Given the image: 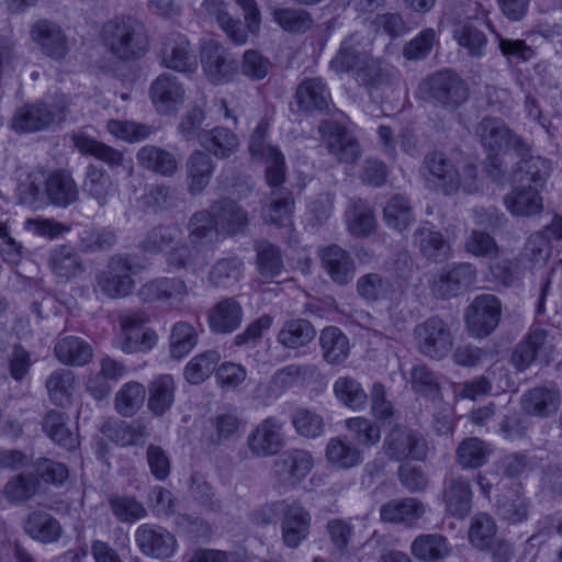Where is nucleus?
I'll list each match as a JSON object with an SVG mask.
<instances>
[{
  "label": "nucleus",
  "mask_w": 562,
  "mask_h": 562,
  "mask_svg": "<svg viewBox=\"0 0 562 562\" xmlns=\"http://www.w3.org/2000/svg\"><path fill=\"white\" fill-rule=\"evenodd\" d=\"M549 165L540 157L522 158L513 172V190L505 198L506 209L514 216H531L542 210L540 191Z\"/></svg>",
  "instance_id": "1"
},
{
  "label": "nucleus",
  "mask_w": 562,
  "mask_h": 562,
  "mask_svg": "<svg viewBox=\"0 0 562 562\" xmlns=\"http://www.w3.org/2000/svg\"><path fill=\"white\" fill-rule=\"evenodd\" d=\"M247 224L246 214L233 202L212 206V214L196 213L190 222V238L194 244L216 241L220 235L235 234Z\"/></svg>",
  "instance_id": "2"
},
{
  "label": "nucleus",
  "mask_w": 562,
  "mask_h": 562,
  "mask_svg": "<svg viewBox=\"0 0 562 562\" xmlns=\"http://www.w3.org/2000/svg\"><path fill=\"white\" fill-rule=\"evenodd\" d=\"M120 331L114 346L125 353L148 352L157 341L155 330L145 327L148 317L143 312H127L120 316Z\"/></svg>",
  "instance_id": "3"
},
{
  "label": "nucleus",
  "mask_w": 562,
  "mask_h": 562,
  "mask_svg": "<svg viewBox=\"0 0 562 562\" xmlns=\"http://www.w3.org/2000/svg\"><path fill=\"white\" fill-rule=\"evenodd\" d=\"M477 134L483 146L488 151L490 167L487 172L493 179H496L498 176V172L495 171L498 168L496 156L501 153L506 154L509 149L516 150L521 156L528 153L527 146L518 137L512 135L501 121H483L477 128Z\"/></svg>",
  "instance_id": "4"
},
{
  "label": "nucleus",
  "mask_w": 562,
  "mask_h": 562,
  "mask_svg": "<svg viewBox=\"0 0 562 562\" xmlns=\"http://www.w3.org/2000/svg\"><path fill=\"white\" fill-rule=\"evenodd\" d=\"M104 41L120 58L136 57L147 48L142 26L131 19L106 24Z\"/></svg>",
  "instance_id": "5"
},
{
  "label": "nucleus",
  "mask_w": 562,
  "mask_h": 562,
  "mask_svg": "<svg viewBox=\"0 0 562 562\" xmlns=\"http://www.w3.org/2000/svg\"><path fill=\"white\" fill-rule=\"evenodd\" d=\"M414 335L417 348L427 357L441 359L451 350V333L439 318H429L419 324Z\"/></svg>",
  "instance_id": "6"
},
{
  "label": "nucleus",
  "mask_w": 562,
  "mask_h": 562,
  "mask_svg": "<svg viewBox=\"0 0 562 562\" xmlns=\"http://www.w3.org/2000/svg\"><path fill=\"white\" fill-rule=\"evenodd\" d=\"M501 303L491 294L477 296L469 306L465 323L469 331L475 337L490 335L498 325Z\"/></svg>",
  "instance_id": "7"
},
{
  "label": "nucleus",
  "mask_w": 562,
  "mask_h": 562,
  "mask_svg": "<svg viewBox=\"0 0 562 562\" xmlns=\"http://www.w3.org/2000/svg\"><path fill=\"white\" fill-rule=\"evenodd\" d=\"M553 340L554 338L549 337L542 329L530 330L513 353L514 366L522 371L533 361H549L557 348Z\"/></svg>",
  "instance_id": "8"
},
{
  "label": "nucleus",
  "mask_w": 562,
  "mask_h": 562,
  "mask_svg": "<svg viewBox=\"0 0 562 562\" xmlns=\"http://www.w3.org/2000/svg\"><path fill=\"white\" fill-rule=\"evenodd\" d=\"M133 274H135V270L126 259L113 258L106 271L98 277L97 286L111 297L125 296L134 286Z\"/></svg>",
  "instance_id": "9"
},
{
  "label": "nucleus",
  "mask_w": 562,
  "mask_h": 562,
  "mask_svg": "<svg viewBox=\"0 0 562 562\" xmlns=\"http://www.w3.org/2000/svg\"><path fill=\"white\" fill-rule=\"evenodd\" d=\"M135 540L140 551L153 558H169L177 550L175 537L161 527L140 525Z\"/></svg>",
  "instance_id": "10"
},
{
  "label": "nucleus",
  "mask_w": 562,
  "mask_h": 562,
  "mask_svg": "<svg viewBox=\"0 0 562 562\" xmlns=\"http://www.w3.org/2000/svg\"><path fill=\"white\" fill-rule=\"evenodd\" d=\"M267 123H261L255 132L251 143L250 153L256 159H263L267 164L266 177L270 187H277L283 181V156L272 147L263 145V136L267 130Z\"/></svg>",
  "instance_id": "11"
},
{
  "label": "nucleus",
  "mask_w": 562,
  "mask_h": 562,
  "mask_svg": "<svg viewBox=\"0 0 562 562\" xmlns=\"http://www.w3.org/2000/svg\"><path fill=\"white\" fill-rule=\"evenodd\" d=\"M205 76L214 83H226L234 79L237 66L224 56L223 48L215 42L207 43L201 52Z\"/></svg>",
  "instance_id": "12"
},
{
  "label": "nucleus",
  "mask_w": 562,
  "mask_h": 562,
  "mask_svg": "<svg viewBox=\"0 0 562 562\" xmlns=\"http://www.w3.org/2000/svg\"><path fill=\"white\" fill-rule=\"evenodd\" d=\"M282 424L276 418L262 420L249 435L248 446L258 456L278 452L284 442Z\"/></svg>",
  "instance_id": "13"
},
{
  "label": "nucleus",
  "mask_w": 562,
  "mask_h": 562,
  "mask_svg": "<svg viewBox=\"0 0 562 562\" xmlns=\"http://www.w3.org/2000/svg\"><path fill=\"white\" fill-rule=\"evenodd\" d=\"M61 120V108L48 111L42 103L22 106L16 111L12 128L19 133H31L43 130Z\"/></svg>",
  "instance_id": "14"
},
{
  "label": "nucleus",
  "mask_w": 562,
  "mask_h": 562,
  "mask_svg": "<svg viewBox=\"0 0 562 562\" xmlns=\"http://www.w3.org/2000/svg\"><path fill=\"white\" fill-rule=\"evenodd\" d=\"M385 453L396 460H419L426 456L424 440L416 438L409 430L396 427L385 439Z\"/></svg>",
  "instance_id": "15"
},
{
  "label": "nucleus",
  "mask_w": 562,
  "mask_h": 562,
  "mask_svg": "<svg viewBox=\"0 0 562 562\" xmlns=\"http://www.w3.org/2000/svg\"><path fill=\"white\" fill-rule=\"evenodd\" d=\"M150 97L161 114L175 112L183 102L184 90L173 76H160L151 85Z\"/></svg>",
  "instance_id": "16"
},
{
  "label": "nucleus",
  "mask_w": 562,
  "mask_h": 562,
  "mask_svg": "<svg viewBox=\"0 0 562 562\" xmlns=\"http://www.w3.org/2000/svg\"><path fill=\"white\" fill-rule=\"evenodd\" d=\"M283 513L282 536L288 547H297L308 533L310 516L299 504H280Z\"/></svg>",
  "instance_id": "17"
},
{
  "label": "nucleus",
  "mask_w": 562,
  "mask_h": 562,
  "mask_svg": "<svg viewBox=\"0 0 562 562\" xmlns=\"http://www.w3.org/2000/svg\"><path fill=\"white\" fill-rule=\"evenodd\" d=\"M551 239L558 240L562 237V217L554 216L551 224L540 232L531 236L525 247V255L528 257L532 266H541L548 261L551 256Z\"/></svg>",
  "instance_id": "18"
},
{
  "label": "nucleus",
  "mask_w": 562,
  "mask_h": 562,
  "mask_svg": "<svg viewBox=\"0 0 562 562\" xmlns=\"http://www.w3.org/2000/svg\"><path fill=\"white\" fill-rule=\"evenodd\" d=\"M312 456L304 450L291 451L284 456L281 463L276 464V474L283 484L300 483L313 469Z\"/></svg>",
  "instance_id": "19"
},
{
  "label": "nucleus",
  "mask_w": 562,
  "mask_h": 562,
  "mask_svg": "<svg viewBox=\"0 0 562 562\" xmlns=\"http://www.w3.org/2000/svg\"><path fill=\"white\" fill-rule=\"evenodd\" d=\"M243 321V308L238 302L226 299L216 303L207 315L209 326L215 333H232Z\"/></svg>",
  "instance_id": "20"
},
{
  "label": "nucleus",
  "mask_w": 562,
  "mask_h": 562,
  "mask_svg": "<svg viewBox=\"0 0 562 562\" xmlns=\"http://www.w3.org/2000/svg\"><path fill=\"white\" fill-rule=\"evenodd\" d=\"M32 41L52 58H61L66 52V41L58 26L47 21H38L31 29Z\"/></svg>",
  "instance_id": "21"
},
{
  "label": "nucleus",
  "mask_w": 562,
  "mask_h": 562,
  "mask_svg": "<svg viewBox=\"0 0 562 562\" xmlns=\"http://www.w3.org/2000/svg\"><path fill=\"white\" fill-rule=\"evenodd\" d=\"M321 133L326 139L330 151L345 162H352L359 154L358 143L339 126L324 123Z\"/></svg>",
  "instance_id": "22"
},
{
  "label": "nucleus",
  "mask_w": 562,
  "mask_h": 562,
  "mask_svg": "<svg viewBox=\"0 0 562 562\" xmlns=\"http://www.w3.org/2000/svg\"><path fill=\"white\" fill-rule=\"evenodd\" d=\"M162 63L167 68L189 71L196 66V58L190 49L188 41L183 36L177 35L166 43L162 50Z\"/></svg>",
  "instance_id": "23"
},
{
  "label": "nucleus",
  "mask_w": 562,
  "mask_h": 562,
  "mask_svg": "<svg viewBox=\"0 0 562 562\" xmlns=\"http://www.w3.org/2000/svg\"><path fill=\"white\" fill-rule=\"evenodd\" d=\"M424 506L415 498L394 499L380 509L383 521L412 525L424 515Z\"/></svg>",
  "instance_id": "24"
},
{
  "label": "nucleus",
  "mask_w": 562,
  "mask_h": 562,
  "mask_svg": "<svg viewBox=\"0 0 562 562\" xmlns=\"http://www.w3.org/2000/svg\"><path fill=\"white\" fill-rule=\"evenodd\" d=\"M187 293L186 284L178 279H159L145 284L140 296L145 301H164L170 305L178 303Z\"/></svg>",
  "instance_id": "25"
},
{
  "label": "nucleus",
  "mask_w": 562,
  "mask_h": 562,
  "mask_svg": "<svg viewBox=\"0 0 562 562\" xmlns=\"http://www.w3.org/2000/svg\"><path fill=\"white\" fill-rule=\"evenodd\" d=\"M55 355L57 359L70 366H85L92 358L91 346L79 337L61 338L55 346Z\"/></svg>",
  "instance_id": "26"
},
{
  "label": "nucleus",
  "mask_w": 562,
  "mask_h": 562,
  "mask_svg": "<svg viewBox=\"0 0 562 562\" xmlns=\"http://www.w3.org/2000/svg\"><path fill=\"white\" fill-rule=\"evenodd\" d=\"M474 280V270L471 265L462 263L449 270L432 284L434 292L441 296L456 295L462 288H468Z\"/></svg>",
  "instance_id": "27"
},
{
  "label": "nucleus",
  "mask_w": 562,
  "mask_h": 562,
  "mask_svg": "<svg viewBox=\"0 0 562 562\" xmlns=\"http://www.w3.org/2000/svg\"><path fill=\"white\" fill-rule=\"evenodd\" d=\"M321 259L330 278L338 283H345L353 276L352 263L348 255L338 246H328L321 250Z\"/></svg>",
  "instance_id": "28"
},
{
  "label": "nucleus",
  "mask_w": 562,
  "mask_h": 562,
  "mask_svg": "<svg viewBox=\"0 0 562 562\" xmlns=\"http://www.w3.org/2000/svg\"><path fill=\"white\" fill-rule=\"evenodd\" d=\"M334 394L347 408L360 412L367 407L368 396L361 384L348 376H340L334 383Z\"/></svg>",
  "instance_id": "29"
},
{
  "label": "nucleus",
  "mask_w": 562,
  "mask_h": 562,
  "mask_svg": "<svg viewBox=\"0 0 562 562\" xmlns=\"http://www.w3.org/2000/svg\"><path fill=\"white\" fill-rule=\"evenodd\" d=\"M175 381L171 375H160L149 385L148 408L155 415L165 414L175 400Z\"/></svg>",
  "instance_id": "30"
},
{
  "label": "nucleus",
  "mask_w": 562,
  "mask_h": 562,
  "mask_svg": "<svg viewBox=\"0 0 562 562\" xmlns=\"http://www.w3.org/2000/svg\"><path fill=\"white\" fill-rule=\"evenodd\" d=\"M560 405V398L553 387H538L528 392L522 400L524 409L537 416L554 413Z\"/></svg>",
  "instance_id": "31"
},
{
  "label": "nucleus",
  "mask_w": 562,
  "mask_h": 562,
  "mask_svg": "<svg viewBox=\"0 0 562 562\" xmlns=\"http://www.w3.org/2000/svg\"><path fill=\"white\" fill-rule=\"evenodd\" d=\"M315 329L304 319H292L282 326L278 341L286 348L296 349L310 344L315 337Z\"/></svg>",
  "instance_id": "32"
},
{
  "label": "nucleus",
  "mask_w": 562,
  "mask_h": 562,
  "mask_svg": "<svg viewBox=\"0 0 562 562\" xmlns=\"http://www.w3.org/2000/svg\"><path fill=\"white\" fill-rule=\"evenodd\" d=\"M321 345L324 358L329 363H341L349 355V340L337 327H327L322 331Z\"/></svg>",
  "instance_id": "33"
},
{
  "label": "nucleus",
  "mask_w": 562,
  "mask_h": 562,
  "mask_svg": "<svg viewBox=\"0 0 562 562\" xmlns=\"http://www.w3.org/2000/svg\"><path fill=\"white\" fill-rule=\"evenodd\" d=\"M328 99L329 91L319 78L304 80L296 90V100L303 110L322 109Z\"/></svg>",
  "instance_id": "34"
},
{
  "label": "nucleus",
  "mask_w": 562,
  "mask_h": 562,
  "mask_svg": "<svg viewBox=\"0 0 562 562\" xmlns=\"http://www.w3.org/2000/svg\"><path fill=\"white\" fill-rule=\"evenodd\" d=\"M326 459L335 468L350 469L361 463L362 451L339 438H333L326 447Z\"/></svg>",
  "instance_id": "35"
},
{
  "label": "nucleus",
  "mask_w": 562,
  "mask_h": 562,
  "mask_svg": "<svg viewBox=\"0 0 562 562\" xmlns=\"http://www.w3.org/2000/svg\"><path fill=\"white\" fill-rule=\"evenodd\" d=\"M220 358V353L214 350H209L194 356L183 369V376L186 381L190 384H200L204 382L214 372Z\"/></svg>",
  "instance_id": "36"
},
{
  "label": "nucleus",
  "mask_w": 562,
  "mask_h": 562,
  "mask_svg": "<svg viewBox=\"0 0 562 562\" xmlns=\"http://www.w3.org/2000/svg\"><path fill=\"white\" fill-rule=\"evenodd\" d=\"M198 344L195 328L186 322H178L173 325L169 338L170 356L182 359L188 356Z\"/></svg>",
  "instance_id": "37"
},
{
  "label": "nucleus",
  "mask_w": 562,
  "mask_h": 562,
  "mask_svg": "<svg viewBox=\"0 0 562 562\" xmlns=\"http://www.w3.org/2000/svg\"><path fill=\"white\" fill-rule=\"evenodd\" d=\"M157 233L153 234L147 244L146 248L148 250L157 248L162 251L167 256V260L173 267L187 266L189 262H186L183 259V254L187 252L184 247H178L173 244V239L179 235V231L175 227H168L162 229L159 233L160 244L156 245Z\"/></svg>",
  "instance_id": "38"
},
{
  "label": "nucleus",
  "mask_w": 562,
  "mask_h": 562,
  "mask_svg": "<svg viewBox=\"0 0 562 562\" xmlns=\"http://www.w3.org/2000/svg\"><path fill=\"white\" fill-rule=\"evenodd\" d=\"M145 394V386L142 383L132 381L123 384L115 395V409L124 416L134 415L143 406Z\"/></svg>",
  "instance_id": "39"
},
{
  "label": "nucleus",
  "mask_w": 562,
  "mask_h": 562,
  "mask_svg": "<svg viewBox=\"0 0 562 562\" xmlns=\"http://www.w3.org/2000/svg\"><path fill=\"white\" fill-rule=\"evenodd\" d=\"M46 193L49 200L57 205L66 206L77 198L76 186L69 175L55 172L46 181Z\"/></svg>",
  "instance_id": "40"
},
{
  "label": "nucleus",
  "mask_w": 562,
  "mask_h": 562,
  "mask_svg": "<svg viewBox=\"0 0 562 562\" xmlns=\"http://www.w3.org/2000/svg\"><path fill=\"white\" fill-rule=\"evenodd\" d=\"M450 548L446 539L439 535H422L412 543V553L424 561L446 558Z\"/></svg>",
  "instance_id": "41"
},
{
  "label": "nucleus",
  "mask_w": 562,
  "mask_h": 562,
  "mask_svg": "<svg viewBox=\"0 0 562 562\" xmlns=\"http://www.w3.org/2000/svg\"><path fill=\"white\" fill-rule=\"evenodd\" d=\"M426 168L432 177V179H428L429 182L440 187L447 194L457 191L459 187L458 175L446 164L441 154H435L427 159Z\"/></svg>",
  "instance_id": "42"
},
{
  "label": "nucleus",
  "mask_w": 562,
  "mask_h": 562,
  "mask_svg": "<svg viewBox=\"0 0 562 562\" xmlns=\"http://www.w3.org/2000/svg\"><path fill=\"white\" fill-rule=\"evenodd\" d=\"M25 531L35 540L50 543L60 537L61 528L58 521L50 516L33 514L26 520Z\"/></svg>",
  "instance_id": "43"
},
{
  "label": "nucleus",
  "mask_w": 562,
  "mask_h": 562,
  "mask_svg": "<svg viewBox=\"0 0 562 562\" xmlns=\"http://www.w3.org/2000/svg\"><path fill=\"white\" fill-rule=\"evenodd\" d=\"M198 137L201 145L217 157H226L237 147L236 136L226 130L201 132Z\"/></svg>",
  "instance_id": "44"
},
{
  "label": "nucleus",
  "mask_w": 562,
  "mask_h": 562,
  "mask_svg": "<svg viewBox=\"0 0 562 562\" xmlns=\"http://www.w3.org/2000/svg\"><path fill=\"white\" fill-rule=\"evenodd\" d=\"M415 243L419 246L425 257L432 260H441L447 257L450 244L429 227H422L415 235Z\"/></svg>",
  "instance_id": "45"
},
{
  "label": "nucleus",
  "mask_w": 562,
  "mask_h": 562,
  "mask_svg": "<svg viewBox=\"0 0 562 562\" xmlns=\"http://www.w3.org/2000/svg\"><path fill=\"white\" fill-rule=\"evenodd\" d=\"M445 503L450 515L464 517L470 510L471 491L464 481H453L445 493Z\"/></svg>",
  "instance_id": "46"
},
{
  "label": "nucleus",
  "mask_w": 562,
  "mask_h": 562,
  "mask_svg": "<svg viewBox=\"0 0 562 562\" xmlns=\"http://www.w3.org/2000/svg\"><path fill=\"white\" fill-rule=\"evenodd\" d=\"M75 378L70 370L61 369L53 372L46 382L50 400L57 405L69 402L74 390Z\"/></svg>",
  "instance_id": "47"
},
{
  "label": "nucleus",
  "mask_w": 562,
  "mask_h": 562,
  "mask_svg": "<svg viewBox=\"0 0 562 562\" xmlns=\"http://www.w3.org/2000/svg\"><path fill=\"white\" fill-rule=\"evenodd\" d=\"M203 7L210 16H214L227 36L237 44H244L247 35L244 30L237 27V22L227 16L224 11L223 0H204Z\"/></svg>",
  "instance_id": "48"
},
{
  "label": "nucleus",
  "mask_w": 562,
  "mask_h": 562,
  "mask_svg": "<svg viewBox=\"0 0 562 562\" xmlns=\"http://www.w3.org/2000/svg\"><path fill=\"white\" fill-rule=\"evenodd\" d=\"M44 430L56 443L72 450L78 446L76 434L70 431L59 413H49L44 420Z\"/></svg>",
  "instance_id": "49"
},
{
  "label": "nucleus",
  "mask_w": 562,
  "mask_h": 562,
  "mask_svg": "<svg viewBox=\"0 0 562 562\" xmlns=\"http://www.w3.org/2000/svg\"><path fill=\"white\" fill-rule=\"evenodd\" d=\"M346 223L348 231L356 236L369 234L375 225L374 217L363 202H359L346 212Z\"/></svg>",
  "instance_id": "50"
},
{
  "label": "nucleus",
  "mask_w": 562,
  "mask_h": 562,
  "mask_svg": "<svg viewBox=\"0 0 562 562\" xmlns=\"http://www.w3.org/2000/svg\"><path fill=\"white\" fill-rule=\"evenodd\" d=\"M345 426L350 431L353 439L366 448L375 446L380 440L379 428L362 416L347 418Z\"/></svg>",
  "instance_id": "51"
},
{
  "label": "nucleus",
  "mask_w": 562,
  "mask_h": 562,
  "mask_svg": "<svg viewBox=\"0 0 562 562\" xmlns=\"http://www.w3.org/2000/svg\"><path fill=\"white\" fill-rule=\"evenodd\" d=\"M140 164L156 172L169 175L176 169V160L173 157L161 149L155 147H144L138 153Z\"/></svg>",
  "instance_id": "52"
},
{
  "label": "nucleus",
  "mask_w": 562,
  "mask_h": 562,
  "mask_svg": "<svg viewBox=\"0 0 562 562\" xmlns=\"http://www.w3.org/2000/svg\"><path fill=\"white\" fill-rule=\"evenodd\" d=\"M75 146L83 154H90L111 165L122 160V154L80 133L74 136Z\"/></svg>",
  "instance_id": "53"
},
{
  "label": "nucleus",
  "mask_w": 562,
  "mask_h": 562,
  "mask_svg": "<svg viewBox=\"0 0 562 562\" xmlns=\"http://www.w3.org/2000/svg\"><path fill=\"white\" fill-rule=\"evenodd\" d=\"M212 171L211 161L206 155L195 153L189 161V188L193 193L200 192L209 182Z\"/></svg>",
  "instance_id": "54"
},
{
  "label": "nucleus",
  "mask_w": 562,
  "mask_h": 562,
  "mask_svg": "<svg viewBox=\"0 0 562 562\" xmlns=\"http://www.w3.org/2000/svg\"><path fill=\"white\" fill-rule=\"evenodd\" d=\"M488 454L485 443L476 438L464 440L458 448V462L463 468H476L482 465Z\"/></svg>",
  "instance_id": "55"
},
{
  "label": "nucleus",
  "mask_w": 562,
  "mask_h": 562,
  "mask_svg": "<svg viewBox=\"0 0 562 562\" xmlns=\"http://www.w3.org/2000/svg\"><path fill=\"white\" fill-rule=\"evenodd\" d=\"M50 267L56 274L65 278L76 276L80 270L79 260L69 246H61L53 250Z\"/></svg>",
  "instance_id": "56"
},
{
  "label": "nucleus",
  "mask_w": 562,
  "mask_h": 562,
  "mask_svg": "<svg viewBox=\"0 0 562 562\" xmlns=\"http://www.w3.org/2000/svg\"><path fill=\"white\" fill-rule=\"evenodd\" d=\"M494 533L495 525L492 518L480 514L473 518L469 531V540L474 547L485 549L490 546Z\"/></svg>",
  "instance_id": "57"
},
{
  "label": "nucleus",
  "mask_w": 562,
  "mask_h": 562,
  "mask_svg": "<svg viewBox=\"0 0 562 562\" xmlns=\"http://www.w3.org/2000/svg\"><path fill=\"white\" fill-rule=\"evenodd\" d=\"M296 431L305 437L319 436L324 430L323 418L305 408L297 409L292 418Z\"/></svg>",
  "instance_id": "58"
},
{
  "label": "nucleus",
  "mask_w": 562,
  "mask_h": 562,
  "mask_svg": "<svg viewBox=\"0 0 562 562\" xmlns=\"http://www.w3.org/2000/svg\"><path fill=\"white\" fill-rule=\"evenodd\" d=\"M384 220L390 227L402 231L411 221L407 201L402 196L393 198L384 209Z\"/></svg>",
  "instance_id": "59"
},
{
  "label": "nucleus",
  "mask_w": 562,
  "mask_h": 562,
  "mask_svg": "<svg viewBox=\"0 0 562 562\" xmlns=\"http://www.w3.org/2000/svg\"><path fill=\"white\" fill-rule=\"evenodd\" d=\"M263 213L265 217L271 223L286 226L291 223L292 214V200L290 195L280 196L277 192H273L272 201Z\"/></svg>",
  "instance_id": "60"
},
{
  "label": "nucleus",
  "mask_w": 562,
  "mask_h": 562,
  "mask_svg": "<svg viewBox=\"0 0 562 562\" xmlns=\"http://www.w3.org/2000/svg\"><path fill=\"white\" fill-rule=\"evenodd\" d=\"M37 491V482L33 477L19 475L4 487V496L11 502H23L30 498Z\"/></svg>",
  "instance_id": "61"
},
{
  "label": "nucleus",
  "mask_w": 562,
  "mask_h": 562,
  "mask_svg": "<svg viewBox=\"0 0 562 562\" xmlns=\"http://www.w3.org/2000/svg\"><path fill=\"white\" fill-rule=\"evenodd\" d=\"M108 130L114 137L125 142H138L150 133L149 128L145 125L123 121L109 122Z\"/></svg>",
  "instance_id": "62"
},
{
  "label": "nucleus",
  "mask_w": 562,
  "mask_h": 562,
  "mask_svg": "<svg viewBox=\"0 0 562 562\" xmlns=\"http://www.w3.org/2000/svg\"><path fill=\"white\" fill-rule=\"evenodd\" d=\"M258 268L262 277L269 279L279 276L281 271V259L279 250L268 245L258 251Z\"/></svg>",
  "instance_id": "63"
},
{
  "label": "nucleus",
  "mask_w": 562,
  "mask_h": 562,
  "mask_svg": "<svg viewBox=\"0 0 562 562\" xmlns=\"http://www.w3.org/2000/svg\"><path fill=\"white\" fill-rule=\"evenodd\" d=\"M460 46L468 49L471 55H481L486 45L485 36L472 26H463L454 34Z\"/></svg>",
  "instance_id": "64"
}]
</instances>
